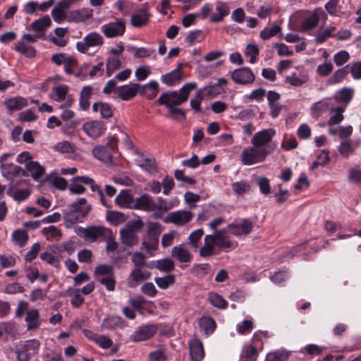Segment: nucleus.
Masks as SVG:
<instances>
[{
    "label": "nucleus",
    "mask_w": 361,
    "mask_h": 361,
    "mask_svg": "<svg viewBox=\"0 0 361 361\" xmlns=\"http://www.w3.org/2000/svg\"><path fill=\"white\" fill-rule=\"evenodd\" d=\"M197 88L195 82L185 83L178 91H169L163 93L159 98L161 104L171 110V113H184L180 109L175 107L186 102L190 93Z\"/></svg>",
    "instance_id": "f257e3e1"
},
{
    "label": "nucleus",
    "mask_w": 361,
    "mask_h": 361,
    "mask_svg": "<svg viewBox=\"0 0 361 361\" xmlns=\"http://www.w3.org/2000/svg\"><path fill=\"white\" fill-rule=\"evenodd\" d=\"M147 89H150L152 91L148 95V97L152 99L155 97L158 93L159 84L157 82L152 80L143 86L137 83H133L130 85H123L116 90V93L118 98L127 101L133 98L137 92L140 94L145 93Z\"/></svg>",
    "instance_id": "f03ea898"
},
{
    "label": "nucleus",
    "mask_w": 361,
    "mask_h": 361,
    "mask_svg": "<svg viewBox=\"0 0 361 361\" xmlns=\"http://www.w3.org/2000/svg\"><path fill=\"white\" fill-rule=\"evenodd\" d=\"M276 147V144H271L263 148H257L255 146L245 148L241 154L242 163L244 165H252L262 162L274 152Z\"/></svg>",
    "instance_id": "7ed1b4c3"
},
{
    "label": "nucleus",
    "mask_w": 361,
    "mask_h": 361,
    "mask_svg": "<svg viewBox=\"0 0 361 361\" xmlns=\"http://www.w3.org/2000/svg\"><path fill=\"white\" fill-rule=\"evenodd\" d=\"M144 226L141 219L129 221L125 226L120 230V238L123 245L126 247H133L139 242V237L137 234Z\"/></svg>",
    "instance_id": "20e7f679"
},
{
    "label": "nucleus",
    "mask_w": 361,
    "mask_h": 361,
    "mask_svg": "<svg viewBox=\"0 0 361 361\" xmlns=\"http://www.w3.org/2000/svg\"><path fill=\"white\" fill-rule=\"evenodd\" d=\"M103 44V37L97 32H91L87 34L82 41L76 43V49L82 54H87L90 48L100 47Z\"/></svg>",
    "instance_id": "39448f33"
},
{
    "label": "nucleus",
    "mask_w": 361,
    "mask_h": 361,
    "mask_svg": "<svg viewBox=\"0 0 361 361\" xmlns=\"http://www.w3.org/2000/svg\"><path fill=\"white\" fill-rule=\"evenodd\" d=\"M162 230L161 225L158 222H150L148 224L147 231L148 241L142 243L143 246L148 252L157 250L159 245V236Z\"/></svg>",
    "instance_id": "423d86ee"
},
{
    "label": "nucleus",
    "mask_w": 361,
    "mask_h": 361,
    "mask_svg": "<svg viewBox=\"0 0 361 361\" xmlns=\"http://www.w3.org/2000/svg\"><path fill=\"white\" fill-rule=\"evenodd\" d=\"M126 21L123 18H116L115 21L103 25L101 31L107 38L121 37L126 32Z\"/></svg>",
    "instance_id": "0eeeda50"
},
{
    "label": "nucleus",
    "mask_w": 361,
    "mask_h": 361,
    "mask_svg": "<svg viewBox=\"0 0 361 361\" xmlns=\"http://www.w3.org/2000/svg\"><path fill=\"white\" fill-rule=\"evenodd\" d=\"M78 235L86 240L95 241L98 238L104 239V237L111 235V231L104 226H92L87 228H80Z\"/></svg>",
    "instance_id": "6e6552de"
},
{
    "label": "nucleus",
    "mask_w": 361,
    "mask_h": 361,
    "mask_svg": "<svg viewBox=\"0 0 361 361\" xmlns=\"http://www.w3.org/2000/svg\"><path fill=\"white\" fill-rule=\"evenodd\" d=\"M117 147V139L111 137L109 142L106 145L95 147L92 149L94 157L104 163L112 162V152Z\"/></svg>",
    "instance_id": "1a4fd4ad"
},
{
    "label": "nucleus",
    "mask_w": 361,
    "mask_h": 361,
    "mask_svg": "<svg viewBox=\"0 0 361 361\" xmlns=\"http://www.w3.org/2000/svg\"><path fill=\"white\" fill-rule=\"evenodd\" d=\"M226 230L222 229L216 231L212 235H207L213 240V245L217 247L219 250L228 252L229 249H235L238 244L228 240L225 236Z\"/></svg>",
    "instance_id": "9d476101"
},
{
    "label": "nucleus",
    "mask_w": 361,
    "mask_h": 361,
    "mask_svg": "<svg viewBox=\"0 0 361 361\" xmlns=\"http://www.w3.org/2000/svg\"><path fill=\"white\" fill-rule=\"evenodd\" d=\"M275 133V130L272 128L263 130L255 134L251 142L253 146L257 148L265 147L273 144L271 141Z\"/></svg>",
    "instance_id": "9b49d317"
},
{
    "label": "nucleus",
    "mask_w": 361,
    "mask_h": 361,
    "mask_svg": "<svg viewBox=\"0 0 361 361\" xmlns=\"http://www.w3.org/2000/svg\"><path fill=\"white\" fill-rule=\"evenodd\" d=\"M157 329L158 328L156 324L142 326L130 336V339L133 342L149 340L154 336Z\"/></svg>",
    "instance_id": "f8f14e48"
},
{
    "label": "nucleus",
    "mask_w": 361,
    "mask_h": 361,
    "mask_svg": "<svg viewBox=\"0 0 361 361\" xmlns=\"http://www.w3.org/2000/svg\"><path fill=\"white\" fill-rule=\"evenodd\" d=\"M192 213L189 211H176L169 213L164 219L166 223H173L183 226L189 222L192 218Z\"/></svg>",
    "instance_id": "ddd939ff"
},
{
    "label": "nucleus",
    "mask_w": 361,
    "mask_h": 361,
    "mask_svg": "<svg viewBox=\"0 0 361 361\" xmlns=\"http://www.w3.org/2000/svg\"><path fill=\"white\" fill-rule=\"evenodd\" d=\"M255 75L248 68H241L235 70L231 74V78L236 83L247 85L252 83L255 80Z\"/></svg>",
    "instance_id": "4468645a"
},
{
    "label": "nucleus",
    "mask_w": 361,
    "mask_h": 361,
    "mask_svg": "<svg viewBox=\"0 0 361 361\" xmlns=\"http://www.w3.org/2000/svg\"><path fill=\"white\" fill-rule=\"evenodd\" d=\"M68 87L66 85H61L52 90V98L57 102L65 101L66 107L71 106L73 103L72 95L68 94Z\"/></svg>",
    "instance_id": "2eb2a0df"
},
{
    "label": "nucleus",
    "mask_w": 361,
    "mask_h": 361,
    "mask_svg": "<svg viewBox=\"0 0 361 361\" xmlns=\"http://www.w3.org/2000/svg\"><path fill=\"white\" fill-rule=\"evenodd\" d=\"M104 126L102 121H92L85 123L83 125V130L90 137L97 138L105 130Z\"/></svg>",
    "instance_id": "dca6fc26"
},
{
    "label": "nucleus",
    "mask_w": 361,
    "mask_h": 361,
    "mask_svg": "<svg viewBox=\"0 0 361 361\" xmlns=\"http://www.w3.org/2000/svg\"><path fill=\"white\" fill-rule=\"evenodd\" d=\"M353 94V90L350 88L344 87L342 88L336 95L338 100L341 101L344 103V105L339 106L337 107H331V113H343L345 111V107L348 103L352 99Z\"/></svg>",
    "instance_id": "f3484780"
},
{
    "label": "nucleus",
    "mask_w": 361,
    "mask_h": 361,
    "mask_svg": "<svg viewBox=\"0 0 361 361\" xmlns=\"http://www.w3.org/2000/svg\"><path fill=\"white\" fill-rule=\"evenodd\" d=\"M93 10L88 8H82L78 10L71 11L68 13L67 20L69 22H82L92 18Z\"/></svg>",
    "instance_id": "a211bd4d"
},
{
    "label": "nucleus",
    "mask_w": 361,
    "mask_h": 361,
    "mask_svg": "<svg viewBox=\"0 0 361 361\" xmlns=\"http://www.w3.org/2000/svg\"><path fill=\"white\" fill-rule=\"evenodd\" d=\"M326 18V15L322 8H317L314 13L307 18L302 24V30H309L317 27L321 18Z\"/></svg>",
    "instance_id": "6ab92c4d"
},
{
    "label": "nucleus",
    "mask_w": 361,
    "mask_h": 361,
    "mask_svg": "<svg viewBox=\"0 0 361 361\" xmlns=\"http://www.w3.org/2000/svg\"><path fill=\"white\" fill-rule=\"evenodd\" d=\"M133 209L145 212L153 211V198L149 195H142L141 197L134 200Z\"/></svg>",
    "instance_id": "aec40b11"
},
{
    "label": "nucleus",
    "mask_w": 361,
    "mask_h": 361,
    "mask_svg": "<svg viewBox=\"0 0 361 361\" xmlns=\"http://www.w3.org/2000/svg\"><path fill=\"white\" fill-rule=\"evenodd\" d=\"M191 359L193 361H200L204 357L203 345L198 339H193L189 343Z\"/></svg>",
    "instance_id": "412c9836"
},
{
    "label": "nucleus",
    "mask_w": 361,
    "mask_h": 361,
    "mask_svg": "<svg viewBox=\"0 0 361 361\" xmlns=\"http://www.w3.org/2000/svg\"><path fill=\"white\" fill-rule=\"evenodd\" d=\"M171 255L172 257L181 263L189 262L192 259L190 252L181 245L173 247Z\"/></svg>",
    "instance_id": "4be33fe9"
},
{
    "label": "nucleus",
    "mask_w": 361,
    "mask_h": 361,
    "mask_svg": "<svg viewBox=\"0 0 361 361\" xmlns=\"http://www.w3.org/2000/svg\"><path fill=\"white\" fill-rule=\"evenodd\" d=\"M25 322H27V329L28 331L38 329L40 325L39 311L37 309L27 310L25 317Z\"/></svg>",
    "instance_id": "5701e85b"
},
{
    "label": "nucleus",
    "mask_w": 361,
    "mask_h": 361,
    "mask_svg": "<svg viewBox=\"0 0 361 361\" xmlns=\"http://www.w3.org/2000/svg\"><path fill=\"white\" fill-rule=\"evenodd\" d=\"M150 14L145 9H140L134 13L130 18L131 25L135 27H140L145 25L149 18Z\"/></svg>",
    "instance_id": "b1692460"
},
{
    "label": "nucleus",
    "mask_w": 361,
    "mask_h": 361,
    "mask_svg": "<svg viewBox=\"0 0 361 361\" xmlns=\"http://www.w3.org/2000/svg\"><path fill=\"white\" fill-rule=\"evenodd\" d=\"M215 9L217 14H214L210 17V21L212 23H219L224 20L229 13V7L228 4L223 1H217L216 3Z\"/></svg>",
    "instance_id": "393cba45"
},
{
    "label": "nucleus",
    "mask_w": 361,
    "mask_h": 361,
    "mask_svg": "<svg viewBox=\"0 0 361 361\" xmlns=\"http://www.w3.org/2000/svg\"><path fill=\"white\" fill-rule=\"evenodd\" d=\"M116 203L121 207L133 209L134 199L126 190H122L115 199Z\"/></svg>",
    "instance_id": "a878e982"
},
{
    "label": "nucleus",
    "mask_w": 361,
    "mask_h": 361,
    "mask_svg": "<svg viewBox=\"0 0 361 361\" xmlns=\"http://www.w3.org/2000/svg\"><path fill=\"white\" fill-rule=\"evenodd\" d=\"M4 104L8 110L17 111L25 107L27 105V101L23 97H16L6 100Z\"/></svg>",
    "instance_id": "bb28decb"
},
{
    "label": "nucleus",
    "mask_w": 361,
    "mask_h": 361,
    "mask_svg": "<svg viewBox=\"0 0 361 361\" xmlns=\"http://www.w3.org/2000/svg\"><path fill=\"white\" fill-rule=\"evenodd\" d=\"M92 87L87 85L82 87L80 95V109L81 111H87L90 106V98L92 94Z\"/></svg>",
    "instance_id": "cd10ccee"
},
{
    "label": "nucleus",
    "mask_w": 361,
    "mask_h": 361,
    "mask_svg": "<svg viewBox=\"0 0 361 361\" xmlns=\"http://www.w3.org/2000/svg\"><path fill=\"white\" fill-rule=\"evenodd\" d=\"M206 99H213L224 92V87L219 85L209 84L208 85L198 90Z\"/></svg>",
    "instance_id": "c85d7f7f"
},
{
    "label": "nucleus",
    "mask_w": 361,
    "mask_h": 361,
    "mask_svg": "<svg viewBox=\"0 0 361 361\" xmlns=\"http://www.w3.org/2000/svg\"><path fill=\"white\" fill-rule=\"evenodd\" d=\"M51 25V20L49 16L46 15L38 20L33 21L30 24V27L37 32V34H44V31Z\"/></svg>",
    "instance_id": "c756f323"
},
{
    "label": "nucleus",
    "mask_w": 361,
    "mask_h": 361,
    "mask_svg": "<svg viewBox=\"0 0 361 361\" xmlns=\"http://www.w3.org/2000/svg\"><path fill=\"white\" fill-rule=\"evenodd\" d=\"M14 49L21 54L25 55L28 58H33L36 55V50L35 48L26 42L20 39L15 45Z\"/></svg>",
    "instance_id": "7c9ffc66"
},
{
    "label": "nucleus",
    "mask_w": 361,
    "mask_h": 361,
    "mask_svg": "<svg viewBox=\"0 0 361 361\" xmlns=\"http://www.w3.org/2000/svg\"><path fill=\"white\" fill-rule=\"evenodd\" d=\"M145 278L141 269H133L128 276V286L132 288H135L141 281H145Z\"/></svg>",
    "instance_id": "2f4dec72"
},
{
    "label": "nucleus",
    "mask_w": 361,
    "mask_h": 361,
    "mask_svg": "<svg viewBox=\"0 0 361 361\" xmlns=\"http://www.w3.org/2000/svg\"><path fill=\"white\" fill-rule=\"evenodd\" d=\"M213 240L207 235L204 237V246L200 249V255L202 257H209L216 254Z\"/></svg>",
    "instance_id": "473e14b6"
},
{
    "label": "nucleus",
    "mask_w": 361,
    "mask_h": 361,
    "mask_svg": "<svg viewBox=\"0 0 361 361\" xmlns=\"http://www.w3.org/2000/svg\"><path fill=\"white\" fill-rule=\"evenodd\" d=\"M26 169L30 173L34 180L41 178L45 171L43 166H40L37 161H29L26 164Z\"/></svg>",
    "instance_id": "72a5a7b5"
},
{
    "label": "nucleus",
    "mask_w": 361,
    "mask_h": 361,
    "mask_svg": "<svg viewBox=\"0 0 361 361\" xmlns=\"http://www.w3.org/2000/svg\"><path fill=\"white\" fill-rule=\"evenodd\" d=\"M182 78L183 73H179L176 71H171L161 76V81L167 86H173L178 83Z\"/></svg>",
    "instance_id": "f704fd0d"
},
{
    "label": "nucleus",
    "mask_w": 361,
    "mask_h": 361,
    "mask_svg": "<svg viewBox=\"0 0 361 361\" xmlns=\"http://www.w3.org/2000/svg\"><path fill=\"white\" fill-rule=\"evenodd\" d=\"M1 169L5 176L11 175L16 176L20 173H22V175L24 176H27V172L25 171H24L21 167L13 164H1Z\"/></svg>",
    "instance_id": "c9c22d12"
},
{
    "label": "nucleus",
    "mask_w": 361,
    "mask_h": 361,
    "mask_svg": "<svg viewBox=\"0 0 361 361\" xmlns=\"http://www.w3.org/2000/svg\"><path fill=\"white\" fill-rule=\"evenodd\" d=\"M199 324L200 329L207 335L212 334L216 327L214 319L211 317H202L200 319Z\"/></svg>",
    "instance_id": "e433bc0d"
},
{
    "label": "nucleus",
    "mask_w": 361,
    "mask_h": 361,
    "mask_svg": "<svg viewBox=\"0 0 361 361\" xmlns=\"http://www.w3.org/2000/svg\"><path fill=\"white\" fill-rule=\"evenodd\" d=\"M150 268L154 267L161 271L170 272L174 269L175 264L173 261L169 258H164L162 259L157 260L154 267H149Z\"/></svg>",
    "instance_id": "4c0bfd02"
},
{
    "label": "nucleus",
    "mask_w": 361,
    "mask_h": 361,
    "mask_svg": "<svg viewBox=\"0 0 361 361\" xmlns=\"http://www.w3.org/2000/svg\"><path fill=\"white\" fill-rule=\"evenodd\" d=\"M85 216V214H79L76 212H73L70 209L68 212H63V219L66 223V227L76 224L80 219Z\"/></svg>",
    "instance_id": "58836bf2"
},
{
    "label": "nucleus",
    "mask_w": 361,
    "mask_h": 361,
    "mask_svg": "<svg viewBox=\"0 0 361 361\" xmlns=\"http://www.w3.org/2000/svg\"><path fill=\"white\" fill-rule=\"evenodd\" d=\"M349 73L348 66L341 68L334 73L329 78L328 84L334 85L342 81Z\"/></svg>",
    "instance_id": "ea45409f"
},
{
    "label": "nucleus",
    "mask_w": 361,
    "mask_h": 361,
    "mask_svg": "<svg viewBox=\"0 0 361 361\" xmlns=\"http://www.w3.org/2000/svg\"><path fill=\"white\" fill-rule=\"evenodd\" d=\"M121 317L118 316H109L102 323L101 327L109 330H113L121 325Z\"/></svg>",
    "instance_id": "a19ab883"
},
{
    "label": "nucleus",
    "mask_w": 361,
    "mask_h": 361,
    "mask_svg": "<svg viewBox=\"0 0 361 361\" xmlns=\"http://www.w3.org/2000/svg\"><path fill=\"white\" fill-rule=\"evenodd\" d=\"M106 219L114 225H118L125 222L127 216L122 212L110 211L106 214Z\"/></svg>",
    "instance_id": "79ce46f5"
},
{
    "label": "nucleus",
    "mask_w": 361,
    "mask_h": 361,
    "mask_svg": "<svg viewBox=\"0 0 361 361\" xmlns=\"http://www.w3.org/2000/svg\"><path fill=\"white\" fill-rule=\"evenodd\" d=\"M92 336L90 337V339L104 349L109 348L113 344L112 341L108 336L96 334H92Z\"/></svg>",
    "instance_id": "37998d69"
},
{
    "label": "nucleus",
    "mask_w": 361,
    "mask_h": 361,
    "mask_svg": "<svg viewBox=\"0 0 361 361\" xmlns=\"http://www.w3.org/2000/svg\"><path fill=\"white\" fill-rule=\"evenodd\" d=\"M258 357V351L255 346L248 345L244 347L242 357H245L246 361H256Z\"/></svg>",
    "instance_id": "c03bdc74"
},
{
    "label": "nucleus",
    "mask_w": 361,
    "mask_h": 361,
    "mask_svg": "<svg viewBox=\"0 0 361 361\" xmlns=\"http://www.w3.org/2000/svg\"><path fill=\"white\" fill-rule=\"evenodd\" d=\"M289 356V353L285 350H279L267 355V361H286Z\"/></svg>",
    "instance_id": "a18cd8bd"
},
{
    "label": "nucleus",
    "mask_w": 361,
    "mask_h": 361,
    "mask_svg": "<svg viewBox=\"0 0 361 361\" xmlns=\"http://www.w3.org/2000/svg\"><path fill=\"white\" fill-rule=\"evenodd\" d=\"M281 30V28L279 25H274L271 27H267L264 28L260 32L259 37L264 40H267L276 35Z\"/></svg>",
    "instance_id": "49530a36"
},
{
    "label": "nucleus",
    "mask_w": 361,
    "mask_h": 361,
    "mask_svg": "<svg viewBox=\"0 0 361 361\" xmlns=\"http://www.w3.org/2000/svg\"><path fill=\"white\" fill-rule=\"evenodd\" d=\"M210 265L209 264H195L191 269L192 273L199 277L203 278L209 274Z\"/></svg>",
    "instance_id": "de8ad7c7"
},
{
    "label": "nucleus",
    "mask_w": 361,
    "mask_h": 361,
    "mask_svg": "<svg viewBox=\"0 0 361 361\" xmlns=\"http://www.w3.org/2000/svg\"><path fill=\"white\" fill-rule=\"evenodd\" d=\"M209 299L214 307L219 309H226L227 307L228 303L226 300L224 299L221 295L217 293L209 294Z\"/></svg>",
    "instance_id": "09e8293b"
},
{
    "label": "nucleus",
    "mask_w": 361,
    "mask_h": 361,
    "mask_svg": "<svg viewBox=\"0 0 361 361\" xmlns=\"http://www.w3.org/2000/svg\"><path fill=\"white\" fill-rule=\"evenodd\" d=\"M154 281L159 288L166 289L169 286L174 283L175 276L174 275H167L164 277H157Z\"/></svg>",
    "instance_id": "8fccbe9b"
},
{
    "label": "nucleus",
    "mask_w": 361,
    "mask_h": 361,
    "mask_svg": "<svg viewBox=\"0 0 361 361\" xmlns=\"http://www.w3.org/2000/svg\"><path fill=\"white\" fill-rule=\"evenodd\" d=\"M259 54V49L256 44H248L246 47L245 54L250 56V62L255 63L257 61V56Z\"/></svg>",
    "instance_id": "3c124183"
},
{
    "label": "nucleus",
    "mask_w": 361,
    "mask_h": 361,
    "mask_svg": "<svg viewBox=\"0 0 361 361\" xmlns=\"http://www.w3.org/2000/svg\"><path fill=\"white\" fill-rule=\"evenodd\" d=\"M86 202L87 200L85 198H80L70 205V209L73 210V212H76V213L79 214H85L86 215L90 209V207L87 210H84L82 208V206L85 205Z\"/></svg>",
    "instance_id": "603ef678"
},
{
    "label": "nucleus",
    "mask_w": 361,
    "mask_h": 361,
    "mask_svg": "<svg viewBox=\"0 0 361 361\" xmlns=\"http://www.w3.org/2000/svg\"><path fill=\"white\" fill-rule=\"evenodd\" d=\"M13 240L20 245L23 246L28 240V235L27 233L23 230H16L13 233Z\"/></svg>",
    "instance_id": "864d4df0"
},
{
    "label": "nucleus",
    "mask_w": 361,
    "mask_h": 361,
    "mask_svg": "<svg viewBox=\"0 0 361 361\" xmlns=\"http://www.w3.org/2000/svg\"><path fill=\"white\" fill-rule=\"evenodd\" d=\"M132 262L135 266L134 269H141L146 265L145 255L140 252H135L133 254Z\"/></svg>",
    "instance_id": "5fc2aeb1"
},
{
    "label": "nucleus",
    "mask_w": 361,
    "mask_h": 361,
    "mask_svg": "<svg viewBox=\"0 0 361 361\" xmlns=\"http://www.w3.org/2000/svg\"><path fill=\"white\" fill-rule=\"evenodd\" d=\"M204 98V95H202L200 92L197 90L195 97L190 99V104L191 109L194 111H201L202 109L200 106Z\"/></svg>",
    "instance_id": "6e6d98bb"
},
{
    "label": "nucleus",
    "mask_w": 361,
    "mask_h": 361,
    "mask_svg": "<svg viewBox=\"0 0 361 361\" xmlns=\"http://www.w3.org/2000/svg\"><path fill=\"white\" fill-rule=\"evenodd\" d=\"M349 73L355 80L361 79V61L351 63L348 65Z\"/></svg>",
    "instance_id": "4d7b16f0"
},
{
    "label": "nucleus",
    "mask_w": 361,
    "mask_h": 361,
    "mask_svg": "<svg viewBox=\"0 0 361 361\" xmlns=\"http://www.w3.org/2000/svg\"><path fill=\"white\" fill-rule=\"evenodd\" d=\"M202 37V32L200 30L190 32L185 38V41L190 44L192 45L195 42H201Z\"/></svg>",
    "instance_id": "13d9d810"
},
{
    "label": "nucleus",
    "mask_w": 361,
    "mask_h": 361,
    "mask_svg": "<svg viewBox=\"0 0 361 361\" xmlns=\"http://www.w3.org/2000/svg\"><path fill=\"white\" fill-rule=\"evenodd\" d=\"M350 59V55L346 51H341L336 53L334 56V61L338 66H343Z\"/></svg>",
    "instance_id": "bf43d9fd"
},
{
    "label": "nucleus",
    "mask_w": 361,
    "mask_h": 361,
    "mask_svg": "<svg viewBox=\"0 0 361 361\" xmlns=\"http://www.w3.org/2000/svg\"><path fill=\"white\" fill-rule=\"evenodd\" d=\"M232 188L238 195H243L250 190V185L244 181L233 183Z\"/></svg>",
    "instance_id": "052dcab7"
},
{
    "label": "nucleus",
    "mask_w": 361,
    "mask_h": 361,
    "mask_svg": "<svg viewBox=\"0 0 361 361\" xmlns=\"http://www.w3.org/2000/svg\"><path fill=\"white\" fill-rule=\"evenodd\" d=\"M150 73L149 67L146 66L138 67L135 72V77L139 81L145 80Z\"/></svg>",
    "instance_id": "680f3d73"
},
{
    "label": "nucleus",
    "mask_w": 361,
    "mask_h": 361,
    "mask_svg": "<svg viewBox=\"0 0 361 361\" xmlns=\"http://www.w3.org/2000/svg\"><path fill=\"white\" fill-rule=\"evenodd\" d=\"M335 30L336 27L334 26L326 28L323 32L317 35L316 38L317 43L322 44L329 37L332 36V34Z\"/></svg>",
    "instance_id": "e2e57ef3"
},
{
    "label": "nucleus",
    "mask_w": 361,
    "mask_h": 361,
    "mask_svg": "<svg viewBox=\"0 0 361 361\" xmlns=\"http://www.w3.org/2000/svg\"><path fill=\"white\" fill-rule=\"evenodd\" d=\"M338 151L341 155L348 157L350 154L353 153L351 141L346 140L343 142L339 146Z\"/></svg>",
    "instance_id": "0e129e2a"
},
{
    "label": "nucleus",
    "mask_w": 361,
    "mask_h": 361,
    "mask_svg": "<svg viewBox=\"0 0 361 361\" xmlns=\"http://www.w3.org/2000/svg\"><path fill=\"white\" fill-rule=\"evenodd\" d=\"M95 275L111 276L113 275V267L110 265L101 264L97 266L94 270Z\"/></svg>",
    "instance_id": "69168bd1"
},
{
    "label": "nucleus",
    "mask_w": 361,
    "mask_h": 361,
    "mask_svg": "<svg viewBox=\"0 0 361 361\" xmlns=\"http://www.w3.org/2000/svg\"><path fill=\"white\" fill-rule=\"evenodd\" d=\"M257 183L259 186V189L262 193L267 195L270 192V184L268 178L265 177L259 178L257 180Z\"/></svg>",
    "instance_id": "338daca9"
},
{
    "label": "nucleus",
    "mask_w": 361,
    "mask_h": 361,
    "mask_svg": "<svg viewBox=\"0 0 361 361\" xmlns=\"http://www.w3.org/2000/svg\"><path fill=\"white\" fill-rule=\"evenodd\" d=\"M54 149L62 153H70L73 151V147L71 142L63 141L56 145L54 146Z\"/></svg>",
    "instance_id": "774afa93"
}]
</instances>
